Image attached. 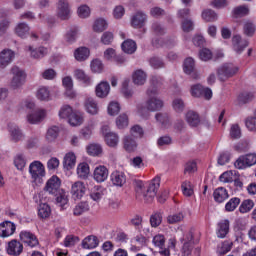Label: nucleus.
Wrapping results in <instances>:
<instances>
[{"mask_svg":"<svg viewBox=\"0 0 256 256\" xmlns=\"http://www.w3.org/2000/svg\"><path fill=\"white\" fill-rule=\"evenodd\" d=\"M146 109L148 111H160V109H163V100L156 98V97H151L146 101Z\"/></svg>","mask_w":256,"mask_h":256,"instance_id":"obj_17","label":"nucleus"},{"mask_svg":"<svg viewBox=\"0 0 256 256\" xmlns=\"http://www.w3.org/2000/svg\"><path fill=\"white\" fill-rule=\"evenodd\" d=\"M186 121L190 127H199L201 123V117L199 116V113L190 110L186 113Z\"/></svg>","mask_w":256,"mask_h":256,"instance_id":"obj_21","label":"nucleus"},{"mask_svg":"<svg viewBox=\"0 0 256 256\" xmlns=\"http://www.w3.org/2000/svg\"><path fill=\"white\" fill-rule=\"evenodd\" d=\"M20 239L23 243H26L28 247H37L39 245V240L31 232L23 231L20 233Z\"/></svg>","mask_w":256,"mask_h":256,"instance_id":"obj_11","label":"nucleus"},{"mask_svg":"<svg viewBox=\"0 0 256 256\" xmlns=\"http://www.w3.org/2000/svg\"><path fill=\"white\" fill-rule=\"evenodd\" d=\"M96 97L100 99H105L107 95H109V91H111V86L108 82H101L96 86Z\"/></svg>","mask_w":256,"mask_h":256,"instance_id":"obj_23","label":"nucleus"},{"mask_svg":"<svg viewBox=\"0 0 256 256\" xmlns=\"http://www.w3.org/2000/svg\"><path fill=\"white\" fill-rule=\"evenodd\" d=\"M105 29H107V21H105L104 19L100 18L94 22L93 30L95 31V33H103Z\"/></svg>","mask_w":256,"mask_h":256,"instance_id":"obj_47","label":"nucleus"},{"mask_svg":"<svg viewBox=\"0 0 256 256\" xmlns=\"http://www.w3.org/2000/svg\"><path fill=\"white\" fill-rule=\"evenodd\" d=\"M59 131L60 129L58 128V126H51L50 128H48L46 132V140L49 143H53V141H55V139L59 137Z\"/></svg>","mask_w":256,"mask_h":256,"instance_id":"obj_36","label":"nucleus"},{"mask_svg":"<svg viewBox=\"0 0 256 256\" xmlns=\"http://www.w3.org/2000/svg\"><path fill=\"white\" fill-rule=\"evenodd\" d=\"M83 249H95L99 247V238L95 235L87 236L82 241Z\"/></svg>","mask_w":256,"mask_h":256,"instance_id":"obj_22","label":"nucleus"},{"mask_svg":"<svg viewBox=\"0 0 256 256\" xmlns=\"http://www.w3.org/2000/svg\"><path fill=\"white\" fill-rule=\"evenodd\" d=\"M86 211H89V204L87 202H80L74 208L73 214L79 217V215H83Z\"/></svg>","mask_w":256,"mask_h":256,"instance_id":"obj_45","label":"nucleus"},{"mask_svg":"<svg viewBox=\"0 0 256 256\" xmlns=\"http://www.w3.org/2000/svg\"><path fill=\"white\" fill-rule=\"evenodd\" d=\"M69 123L72 127H78L83 123V116L80 113L72 112L71 116L69 117Z\"/></svg>","mask_w":256,"mask_h":256,"instance_id":"obj_44","label":"nucleus"},{"mask_svg":"<svg viewBox=\"0 0 256 256\" xmlns=\"http://www.w3.org/2000/svg\"><path fill=\"white\" fill-rule=\"evenodd\" d=\"M73 114V108L70 105H64L59 111V117L61 119H69Z\"/></svg>","mask_w":256,"mask_h":256,"instance_id":"obj_49","label":"nucleus"},{"mask_svg":"<svg viewBox=\"0 0 256 256\" xmlns=\"http://www.w3.org/2000/svg\"><path fill=\"white\" fill-rule=\"evenodd\" d=\"M255 99V94L253 92H243L238 96V102L240 105H245Z\"/></svg>","mask_w":256,"mask_h":256,"instance_id":"obj_42","label":"nucleus"},{"mask_svg":"<svg viewBox=\"0 0 256 256\" xmlns=\"http://www.w3.org/2000/svg\"><path fill=\"white\" fill-rule=\"evenodd\" d=\"M28 51H30V56L33 59H43L44 55H47V48L45 47H39L33 49L32 46H28Z\"/></svg>","mask_w":256,"mask_h":256,"instance_id":"obj_33","label":"nucleus"},{"mask_svg":"<svg viewBox=\"0 0 256 256\" xmlns=\"http://www.w3.org/2000/svg\"><path fill=\"white\" fill-rule=\"evenodd\" d=\"M111 181L116 187H123L127 182V178H125V174L122 172H114L111 174Z\"/></svg>","mask_w":256,"mask_h":256,"instance_id":"obj_28","label":"nucleus"},{"mask_svg":"<svg viewBox=\"0 0 256 256\" xmlns=\"http://www.w3.org/2000/svg\"><path fill=\"white\" fill-rule=\"evenodd\" d=\"M76 79L82 81L85 85H91V77H89L85 72L81 69H77L74 72Z\"/></svg>","mask_w":256,"mask_h":256,"instance_id":"obj_41","label":"nucleus"},{"mask_svg":"<svg viewBox=\"0 0 256 256\" xmlns=\"http://www.w3.org/2000/svg\"><path fill=\"white\" fill-rule=\"evenodd\" d=\"M199 57L201 61H211L213 59V52L209 48H203L199 51Z\"/></svg>","mask_w":256,"mask_h":256,"instance_id":"obj_53","label":"nucleus"},{"mask_svg":"<svg viewBox=\"0 0 256 256\" xmlns=\"http://www.w3.org/2000/svg\"><path fill=\"white\" fill-rule=\"evenodd\" d=\"M255 203L253 200H244L239 207L240 213H249L253 209Z\"/></svg>","mask_w":256,"mask_h":256,"instance_id":"obj_51","label":"nucleus"},{"mask_svg":"<svg viewBox=\"0 0 256 256\" xmlns=\"http://www.w3.org/2000/svg\"><path fill=\"white\" fill-rule=\"evenodd\" d=\"M116 125L118 129H125L129 125V117L127 114H121L117 119H116Z\"/></svg>","mask_w":256,"mask_h":256,"instance_id":"obj_50","label":"nucleus"},{"mask_svg":"<svg viewBox=\"0 0 256 256\" xmlns=\"http://www.w3.org/2000/svg\"><path fill=\"white\" fill-rule=\"evenodd\" d=\"M149 63L153 69H163V67H165V62H163L159 57L154 56L150 58Z\"/></svg>","mask_w":256,"mask_h":256,"instance_id":"obj_56","label":"nucleus"},{"mask_svg":"<svg viewBox=\"0 0 256 256\" xmlns=\"http://www.w3.org/2000/svg\"><path fill=\"white\" fill-rule=\"evenodd\" d=\"M192 97H204L206 101H209L213 97V91L210 88H205L201 84H195L191 87Z\"/></svg>","mask_w":256,"mask_h":256,"instance_id":"obj_6","label":"nucleus"},{"mask_svg":"<svg viewBox=\"0 0 256 256\" xmlns=\"http://www.w3.org/2000/svg\"><path fill=\"white\" fill-rule=\"evenodd\" d=\"M229 233V220H222L218 223L217 237L225 239Z\"/></svg>","mask_w":256,"mask_h":256,"instance_id":"obj_30","label":"nucleus"},{"mask_svg":"<svg viewBox=\"0 0 256 256\" xmlns=\"http://www.w3.org/2000/svg\"><path fill=\"white\" fill-rule=\"evenodd\" d=\"M87 153L88 155H92V157H97L103 153V148L98 144H90L87 147Z\"/></svg>","mask_w":256,"mask_h":256,"instance_id":"obj_46","label":"nucleus"},{"mask_svg":"<svg viewBox=\"0 0 256 256\" xmlns=\"http://www.w3.org/2000/svg\"><path fill=\"white\" fill-rule=\"evenodd\" d=\"M182 193L185 197H191L194 193L193 185H191V181H184L181 185Z\"/></svg>","mask_w":256,"mask_h":256,"instance_id":"obj_48","label":"nucleus"},{"mask_svg":"<svg viewBox=\"0 0 256 256\" xmlns=\"http://www.w3.org/2000/svg\"><path fill=\"white\" fill-rule=\"evenodd\" d=\"M93 175L97 183H103L107 181V177H109V169L105 166H98L95 168Z\"/></svg>","mask_w":256,"mask_h":256,"instance_id":"obj_14","label":"nucleus"},{"mask_svg":"<svg viewBox=\"0 0 256 256\" xmlns=\"http://www.w3.org/2000/svg\"><path fill=\"white\" fill-rule=\"evenodd\" d=\"M11 73L14 76L10 83V87L12 89H21V87L25 85V79H27V74H25V71L21 70L17 66L12 67Z\"/></svg>","mask_w":256,"mask_h":256,"instance_id":"obj_4","label":"nucleus"},{"mask_svg":"<svg viewBox=\"0 0 256 256\" xmlns=\"http://www.w3.org/2000/svg\"><path fill=\"white\" fill-rule=\"evenodd\" d=\"M44 191L49 193V195H53L56 197V203L60 205V207H64L69 203V198H67V194H65V190L61 189V179L57 176H52L46 183L44 187Z\"/></svg>","mask_w":256,"mask_h":256,"instance_id":"obj_1","label":"nucleus"},{"mask_svg":"<svg viewBox=\"0 0 256 256\" xmlns=\"http://www.w3.org/2000/svg\"><path fill=\"white\" fill-rule=\"evenodd\" d=\"M8 129L11 135V139L12 141H14V143H17L18 141H21V139H23V133H21V130H19V127H17V125L15 124H8Z\"/></svg>","mask_w":256,"mask_h":256,"instance_id":"obj_29","label":"nucleus"},{"mask_svg":"<svg viewBox=\"0 0 256 256\" xmlns=\"http://www.w3.org/2000/svg\"><path fill=\"white\" fill-rule=\"evenodd\" d=\"M167 223H169V225H175L176 223H181V221H183V219H185V215L183 214V212L180 213H176V214H171L169 216H167Z\"/></svg>","mask_w":256,"mask_h":256,"instance_id":"obj_43","label":"nucleus"},{"mask_svg":"<svg viewBox=\"0 0 256 256\" xmlns=\"http://www.w3.org/2000/svg\"><path fill=\"white\" fill-rule=\"evenodd\" d=\"M256 26L251 20H246L243 23V33L246 37H253L255 35Z\"/></svg>","mask_w":256,"mask_h":256,"instance_id":"obj_34","label":"nucleus"},{"mask_svg":"<svg viewBox=\"0 0 256 256\" xmlns=\"http://www.w3.org/2000/svg\"><path fill=\"white\" fill-rule=\"evenodd\" d=\"M237 71H239V67L227 63L218 68L217 75L220 81H227V79L233 77V75H237Z\"/></svg>","mask_w":256,"mask_h":256,"instance_id":"obj_5","label":"nucleus"},{"mask_svg":"<svg viewBox=\"0 0 256 256\" xmlns=\"http://www.w3.org/2000/svg\"><path fill=\"white\" fill-rule=\"evenodd\" d=\"M230 137L232 139H241V128L238 124H234L231 126Z\"/></svg>","mask_w":256,"mask_h":256,"instance_id":"obj_60","label":"nucleus"},{"mask_svg":"<svg viewBox=\"0 0 256 256\" xmlns=\"http://www.w3.org/2000/svg\"><path fill=\"white\" fill-rule=\"evenodd\" d=\"M15 58V53L10 49H4L0 52V67L5 69Z\"/></svg>","mask_w":256,"mask_h":256,"instance_id":"obj_13","label":"nucleus"},{"mask_svg":"<svg viewBox=\"0 0 256 256\" xmlns=\"http://www.w3.org/2000/svg\"><path fill=\"white\" fill-rule=\"evenodd\" d=\"M31 28L29 27V24L25 22H20L15 27V33L18 37H21V39H25L27 35H29V31Z\"/></svg>","mask_w":256,"mask_h":256,"instance_id":"obj_25","label":"nucleus"},{"mask_svg":"<svg viewBox=\"0 0 256 256\" xmlns=\"http://www.w3.org/2000/svg\"><path fill=\"white\" fill-rule=\"evenodd\" d=\"M202 19L207 23H213V21H217L218 16L215 10L206 9L202 11Z\"/></svg>","mask_w":256,"mask_h":256,"instance_id":"obj_37","label":"nucleus"},{"mask_svg":"<svg viewBox=\"0 0 256 256\" xmlns=\"http://www.w3.org/2000/svg\"><path fill=\"white\" fill-rule=\"evenodd\" d=\"M91 71H93V73H101V71H103V62L99 59L92 60Z\"/></svg>","mask_w":256,"mask_h":256,"instance_id":"obj_58","label":"nucleus"},{"mask_svg":"<svg viewBox=\"0 0 256 256\" xmlns=\"http://www.w3.org/2000/svg\"><path fill=\"white\" fill-rule=\"evenodd\" d=\"M121 48L124 53L133 55L137 51V43L132 39H127L122 43Z\"/></svg>","mask_w":256,"mask_h":256,"instance_id":"obj_26","label":"nucleus"},{"mask_svg":"<svg viewBox=\"0 0 256 256\" xmlns=\"http://www.w3.org/2000/svg\"><path fill=\"white\" fill-rule=\"evenodd\" d=\"M239 203H241V199L237 197L230 199V201L226 203V211H235V209H237V207L239 206Z\"/></svg>","mask_w":256,"mask_h":256,"instance_id":"obj_57","label":"nucleus"},{"mask_svg":"<svg viewBox=\"0 0 256 256\" xmlns=\"http://www.w3.org/2000/svg\"><path fill=\"white\" fill-rule=\"evenodd\" d=\"M89 53L87 47H80L75 50L74 57L76 61H86L89 58Z\"/></svg>","mask_w":256,"mask_h":256,"instance_id":"obj_35","label":"nucleus"},{"mask_svg":"<svg viewBox=\"0 0 256 256\" xmlns=\"http://www.w3.org/2000/svg\"><path fill=\"white\" fill-rule=\"evenodd\" d=\"M58 17L62 19V21H66L71 17V9L69 8V2L67 0H59L58 5Z\"/></svg>","mask_w":256,"mask_h":256,"instance_id":"obj_10","label":"nucleus"},{"mask_svg":"<svg viewBox=\"0 0 256 256\" xmlns=\"http://www.w3.org/2000/svg\"><path fill=\"white\" fill-rule=\"evenodd\" d=\"M213 197L217 203H223L225 199H229V193H227V189L220 187L214 191Z\"/></svg>","mask_w":256,"mask_h":256,"instance_id":"obj_31","label":"nucleus"},{"mask_svg":"<svg viewBox=\"0 0 256 256\" xmlns=\"http://www.w3.org/2000/svg\"><path fill=\"white\" fill-rule=\"evenodd\" d=\"M245 125L249 131L256 133V117L247 118Z\"/></svg>","mask_w":256,"mask_h":256,"instance_id":"obj_64","label":"nucleus"},{"mask_svg":"<svg viewBox=\"0 0 256 256\" xmlns=\"http://www.w3.org/2000/svg\"><path fill=\"white\" fill-rule=\"evenodd\" d=\"M121 111V106L117 102H111L108 106L109 115H118Z\"/></svg>","mask_w":256,"mask_h":256,"instance_id":"obj_63","label":"nucleus"},{"mask_svg":"<svg viewBox=\"0 0 256 256\" xmlns=\"http://www.w3.org/2000/svg\"><path fill=\"white\" fill-rule=\"evenodd\" d=\"M29 173L36 185L43 183V177H45V166L40 161H34L29 166Z\"/></svg>","mask_w":256,"mask_h":256,"instance_id":"obj_2","label":"nucleus"},{"mask_svg":"<svg viewBox=\"0 0 256 256\" xmlns=\"http://www.w3.org/2000/svg\"><path fill=\"white\" fill-rule=\"evenodd\" d=\"M102 135L108 147H117V145H119V135H117V133L111 132L109 130V126L102 127Z\"/></svg>","mask_w":256,"mask_h":256,"instance_id":"obj_7","label":"nucleus"},{"mask_svg":"<svg viewBox=\"0 0 256 256\" xmlns=\"http://www.w3.org/2000/svg\"><path fill=\"white\" fill-rule=\"evenodd\" d=\"M77 175L80 179H87L89 177V164L85 162L80 163L77 167Z\"/></svg>","mask_w":256,"mask_h":256,"instance_id":"obj_39","label":"nucleus"},{"mask_svg":"<svg viewBox=\"0 0 256 256\" xmlns=\"http://www.w3.org/2000/svg\"><path fill=\"white\" fill-rule=\"evenodd\" d=\"M232 45L234 51L240 55V53H243L246 47H249V40L243 39L241 35H234L232 37Z\"/></svg>","mask_w":256,"mask_h":256,"instance_id":"obj_9","label":"nucleus"},{"mask_svg":"<svg viewBox=\"0 0 256 256\" xmlns=\"http://www.w3.org/2000/svg\"><path fill=\"white\" fill-rule=\"evenodd\" d=\"M163 223V214L161 212H155L150 216L151 227L157 228Z\"/></svg>","mask_w":256,"mask_h":256,"instance_id":"obj_40","label":"nucleus"},{"mask_svg":"<svg viewBox=\"0 0 256 256\" xmlns=\"http://www.w3.org/2000/svg\"><path fill=\"white\" fill-rule=\"evenodd\" d=\"M113 39L114 36L112 32H104L101 37V43H103V45H111Z\"/></svg>","mask_w":256,"mask_h":256,"instance_id":"obj_62","label":"nucleus"},{"mask_svg":"<svg viewBox=\"0 0 256 256\" xmlns=\"http://www.w3.org/2000/svg\"><path fill=\"white\" fill-rule=\"evenodd\" d=\"M38 216L40 219H48L51 216V207L47 203L40 204L38 207Z\"/></svg>","mask_w":256,"mask_h":256,"instance_id":"obj_38","label":"nucleus"},{"mask_svg":"<svg viewBox=\"0 0 256 256\" xmlns=\"http://www.w3.org/2000/svg\"><path fill=\"white\" fill-rule=\"evenodd\" d=\"M15 223L11 221H5L0 224V237H11L15 233Z\"/></svg>","mask_w":256,"mask_h":256,"instance_id":"obj_12","label":"nucleus"},{"mask_svg":"<svg viewBox=\"0 0 256 256\" xmlns=\"http://www.w3.org/2000/svg\"><path fill=\"white\" fill-rule=\"evenodd\" d=\"M50 92L47 87H42L37 91V98L40 101H49Z\"/></svg>","mask_w":256,"mask_h":256,"instance_id":"obj_55","label":"nucleus"},{"mask_svg":"<svg viewBox=\"0 0 256 256\" xmlns=\"http://www.w3.org/2000/svg\"><path fill=\"white\" fill-rule=\"evenodd\" d=\"M155 119L156 121H158V123H161V125H163L164 127L169 125V115L167 113H157L155 115Z\"/></svg>","mask_w":256,"mask_h":256,"instance_id":"obj_59","label":"nucleus"},{"mask_svg":"<svg viewBox=\"0 0 256 256\" xmlns=\"http://www.w3.org/2000/svg\"><path fill=\"white\" fill-rule=\"evenodd\" d=\"M145 21H147V16L142 12H137L132 16L131 25L134 29H141L145 25Z\"/></svg>","mask_w":256,"mask_h":256,"instance_id":"obj_19","label":"nucleus"},{"mask_svg":"<svg viewBox=\"0 0 256 256\" xmlns=\"http://www.w3.org/2000/svg\"><path fill=\"white\" fill-rule=\"evenodd\" d=\"M122 93L126 99H131V97H133V90L129 89V79L123 81Z\"/></svg>","mask_w":256,"mask_h":256,"instance_id":"obj_54","label":"nucleus"},{"mask_svg":"<svg viewBox=\"0 0 256 256\" xmlns=\"http://www.w3.org/2000/svg\"><path fill=\"white\" fill-rule=\"evenodd\" d=\"M77 162V157L73 152L67 153L64 157V168L67 169V171H70V169L75 167V163Z\"/></svg>","mask_w":256,"mask_h":256,"instance_id":"obj_32","label":"nucleus"},{"mask_svg":"<svg viewBox=\"0 0 256 256\" xmlns=\"http://www.w3.org/2000/svg\"><path fill=\"white\" fill-rule=\"evenodd\" d=\"M183 69L184 73H186V75H190L192 79H199V73L195 68V60L192 57H188L184 60Z\"/></svg>","mask_w":256,"mask_h":256,"instance_id":"obj_8","label":"nucleus"},{"mask_svg":"<svg viewBox=\"0 0 256 256\" xmlns=\"http://www.w3.org/2000/svg\"><path fill=\"white\" fill-rule=\"evenodd\" d=\"M221 183H233V171H226L220 177Z\"/></svg>","mask_w":256,"mask_h":256,"instance_id":"obj_61","label":"nucleus"},{"mask_svg":"<svg viewBox=\"0 0 256 256\" xmlns=\"http://www.w3.org/2000/svg\"><path fill=\"white\" fill-rule=\"evenodd\" d=\"M84 107L90 115H97L99 113V104L93 98H86Z\"/></svg>","mask_w":256,"mask_h":256,"instance_id":"obj_20","label":"nucleus"},{"mask_svg":"<svg viewBox=\"0 0 256 256\" xmlns=\"http://www.w3.org/2000/svg\"><path fill=\"white\" fill-rule=\"evenodd\" d=\"M160 186H161L160 177H156L151 181L146 191L142 193V197L146 203L153 202V199H155V197L157 196V191L159 190Z\"/></svg>","mask_w":256,"mask_h":256,"instance_id":"obj_3","label":"nucleus"},{"mask_svg":"<svg viewBox=\"0 0 256 256\" xmlns=\"http://www.w3.org/2000/svg\"><path fill=\"white\" fill-rule=\"evenodd\" d=\"M123 145L125 151H127L128 153H133V151H137V141H135L132 136H125L123 138Z\"/></svg>","mask_w":256,"mask_h":256,"instance_id":"obj_27","label":"nucleus"},{"mask_svg":"<svg viewBox=\"0 0 256 256\" xmlns=\"http://www.w3.org/2000/svg\"><path fill=\"white\" fill-rule=\"evenodd\" d=\"M85 191H87V188H85V183L81 181H77L72 185V197L73 199H81L83 195H85Z\"/></svg>","mask_w":256,"mask_h":256,"instance_id":"obj_15","label":"nucleus"},{"mask_svg":"<svg viewBox=\"0 0 256 256\" xmlns=\"http://www.w3.org/2000/svg\"><path fill=\"white\" fill-rule=\"evenodd\" d=\"M132 81L134 85H145L147 82V73L145 71L138 69L132 73Z\"/></svg>","mask_w":256,"mask_h":256,"instance_id":"obj_18","label":"nucleus"},{"mask_svg":"<svg viewBox=\"0 0 256 256\" xmlns=\"http://www.w3.org/2000/svg\"><path fill=\"white\" fill-rule=\"evenodd\" d=\"M130 134L132 137H135L136 139H141L143 135H145V132L143 131V128L140 125H134L130 129Z\"/></svg>","mask_w":256,"mask_h":256,"instance_id":"obj_52","label":"nucleus"},{"mask_svg":"<svg viewBox=\"0 0 256 256\" xmlns=\"http://www.w3.org/2000/svg\"><path fill=\"white\" fill-rule=\"evenodd\" d=\"M45 115V110H35L27 116V119L28 122L35 125V123H41V121L45 119Z\"/></svg>","mask_w":256,"mask_h":256,"instance_id":"obj_24","label":"nucleus"},{"mask_svg":"<svg viewBox=\"0 0 256 256\" xmlns=\"http://www.w3.org/2000/svg\"><path fill=\"white\" fill-rule=\"evenodd\" d=\"M7 253L8 255L19 256L20 253H23V244L16 239L11 240L8 243Z\"/></svg>","mask_w":256,"mask_h":256,"instance_id":"obj_16","label":"nucleus"}]
</instances>
